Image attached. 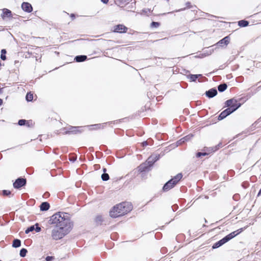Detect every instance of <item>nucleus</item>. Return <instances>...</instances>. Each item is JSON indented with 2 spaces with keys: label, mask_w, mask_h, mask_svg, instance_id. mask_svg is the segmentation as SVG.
I'll return each instance as SVG.
<instances>
[{
  "label": "nucleus",
  "mask_w": 261,
  "mask_h": 261,
  "mask_svg": "<svg viewBox=\"0 0 261 261\" xmlns=\"http://www.w3.org/2000/svg\"><path fill=\"white\" fill-rule=\"evenodd\" d=\"M49 221L57 226L51 232V237L56 240L62 238L70 231L72 225L67 214L61 212L53 215Z\"/></svg>",
  "instance_id": "1"
},
{
  "label": "nucleus",
  "mask_w": 261,
  "mask_h": 261,
  "mask_svg": "<svg viewBox=\"0 0 261 261\" xmlns=\"http://www.w3.org/2000/svg\"><path fill=\"white\" fill-rule=\"evenodd\" d=\"M132 208V205L130 203L127 202H122L114 206L113 209L110 212V215L111 217L116 218L127 214Z\"/></svg>",
  "instance_id": "2"
},
{
  "label": "nucleus",
  "mask_w": 261,
  "mask_h": 261,
  "mask_svg": "<svg viewBox=\"0 0 261 261\" xmlns=\"http://www.w3.org/2000/svg\"><path fill=\"white\" fill-rule=\"evenodd\" d=\"M182 177V175L181 173L177 174L175 176L171 179L164 185L163 188V190L164 191H168L171 189L178 183Z\"/></svg>",
  "instance_id": "3"
},
{
  "label": "nucleus",
  "mask_w": 261,
  "mask_h": 261,
  "mask_svg": "<svg viewBox=\"0 0 261 261\" xmlns=\"http://www.w3.org/2000/svg\"><path fill=\"white\" fill-rule=\"evenodd\" d=\"M221 147V143H219L217 146H216L215 147H210V148H205L204 150L205 151L203 152H198L196 154V156L198 158V157L201 156V155H208V154H210L212 152H214L216 151L219 148V147Z\"/></svg>",
  "instance_id": "4"
},
{
  "label": "nucleus",
  "mask_w": 261,
  "mask_h": 261,
  "mask_svg": "<svg viewBox=\"0 0 261 261\" xmlns=\"http://www.w3.org/2000/svg\"><path fill=\"white\" fill-rule=\"evenodd\" d=\"M225 105L226 107H228V109L233 110V112L235 111L241 106V104L240 103H238L237 101L234 99H231L227 100L225 102Z\"/></svg>",
  "instance_id": "5"
},
{
  "label": "nucleus",
  "mask_w": 261,
  "mask_h": 261,
  "mask_svg": "<svg viewBox=\"0 0 261 261\" xmlns=\"http://www.w3.org/2000/svg\"><path fill=\"white\" fill-rule=\"evenodd\" d=\"M26 184V180L24 178H18L13 184V186L16 189H19Z\"/></svg>",
  "instance_id": "6"
},
{
  "label": "nucleus",
  "mask_w": 261,
  "mask_h": 261,
  "mask_svg": "<svg viewBox=\"0 0 261 261\" xmlns=\"http://www.w3.org/2000/svg\"><path fill=\"white\" fill-rule=\"evenodd\" d=\"M159 159V155L153 154L149 156L146 161L148 166L151 167L154 164V163L158 161Z\"/></svg>",
  "instance_id": "7"
},
{
  "label": "nucleus",
  "mask_w": 261,
  "mask_h": 261,
  "mask_svg": "<svg viewBox=\"0 0 261 261\" xmlns=\"http://www.w3.org/2000/svg\"><path fill=\"white\" fill-rule=\"evenodd\" d=\"M232 112H233V110L227 108L221 113V114L219 115L218 117V119L222 120L225 118L227 116L232 113Z\"/></svg>",
  "instance_id": "8"
},
{
  "label": "nucleus",
  "mask_w": 261,
  "mask_h": 261,
  "mask_svg": "<svg viewBox=\"0 0 261 261\" xmlns=\"http://www.w3.org/2000/svg\"><path fill=\"white\" fill-rule=\"evenodd\" d=\"M127 30V28L123 24H118L114 27V32L117 33H124Z\"/></svg>",
  "instance_id": "9"
},
{
  "label": "nucleus",
  "mask_w": 261,
  "mask_h": 261,
  "mask_svg": "<svg viewBox=\"0 0 261 261\" xmlns=\"http://www.w3.org/2000/svg\"><path fill=\"white\" fill-rule=\"evenodd\" d=\"M21 8L23 10L27 12H31L33 10L31 5L28 3L23 2L21 5Z\"/></svg>",
  "instance_id": "10"
},
{
  "label": "nucleus",
  "mask_w": 261,
  "mask_h": 261,
  "mask_svg": "<svg viewBox=\"0 0 261 261\" xmlns=\"http://www.w3.org/2000/svg\"><path fill=\"white\" fill-rule=\"evenodd\" d=\"M241 231H242V229H238L236 231H234L229 233V234H228L227 236H226L225 237L226 238L227 240L228 241H229V240H230L231 239L233 238L234 237H236L237 235L239 234L241 232Z\"/></svg>",
  "instance_id": "11"
},
{
  "label": "nucleus",
  "mask_w": 261,
  "mask_h": 261,
  "mask_svg": "<svg viewBox=\"0 0 261 261\" xmlns=\"http://www.w3.org/2000/svg\"><path fill=\"white\" fill-rule=\"evenodd\" d=\"M227 242H228V241L227 240L226 238L225 237H224L222 239L220 240V241H219L218 242H217L215 244H214L213 246V248H218Z\"/></svg>",
  "instance_id": "12"
},
{
  "label": "nucleus",
  "mask_w": 261,
  "mask_h": 261,
  "mask_svg": "<svg viewBox=\"0 0 261 261\" xmlns=\"http://www.w3.org/2000/svg\"><path fill=\"white\" fill-rule=\"evenodd\" d=\"M205 94L208 97L212 98L217 95V91L215 89H211L206 91Z\"/></svg>",
  "instance_id": "13"
},
{
  "label": "nucleus",
  "mask_w": 261,
  "mask_h": 261,
  "mask_svg": "<svg viewBox=\"0 0 261 261\" xmlns=\"http://www.w3.org/2000/svg\"><path fill=\"white\" fill-rule=\"evenodd\" d=\"M150 167V166H149L147 164V162L146 161L145 163L140 165L138 167V170L140 172H142L146 170H149V168Z\"/></svg>",
  "instance_id": "14"
},
{
  "label": "nucleus",
  "mask_w": 261,
  "mask_h": 261,
  "mask_svg": "<svg viewBox=\"0 0 261 261\" xmlns=\"http://www.w3.org/2000/svg\"><path fill=\"white\" fill-rule=\"evenodd\" d=\"M3 13L2 14L1 16L3 19H4L5 17H11V11L7 9H4L3 10Z\"/></svg>",
  "instance_id": "15"
},
{
  "label": "nucleus",
  "mask_w": 261,
  "mask_h": 261,
  "mask_svg": "<svg viewBox=\"0 0 261 261\" xmlns=\"http://www.w3.org/2000/svg\"><path fill=\"white\" fill-rule=\"evenodd\" d=\"M229 42V38L228 36H226L220 40L217 44L219 45L222 46L223 44L227 45Z\"/></svg>",
  "instance_id": "16"
},
{
  "label": "nucleus",
  "mask_w": 261,
  "mask_h": 261,
  "mask_svg": "<svg viewBox=\"0 0 261 261\" xmlns=\"http://www.w3.org/2000/svg\"><path fill=\"white\" fill-rule=\"evenodd\" d=\"M40 208L41 211H47L49 208V204L47 202H42L40 206Z\"/></svg>",
  "instance_id": "17"
},
{
  "label": "nucleus",
  "mask_w": 261,
  "mask_h": 261,
  "mask_svg": "<svg viewBox=\"0 0 261 261\" xmlns=\"http://www.w3.org/2000/svg\"><path fill=\"white\" fill-rule=\"evenodd\" d=\"M87 59V56L84 55H81L76 56L75 58V60L77 62H80L85 61Z\"/></svg>",
  "instance_id": "18"
},
{
  "label": "nucleus",
  "mask_w": 261,
  "mask_h": 261,
  "mask_svg": "<svg viewBox=\"0 0 261 261\" xmlns=\"http://www.w3.org/2000/svg\"><path fill=\"white\" fill-rule=\"evenodd\" d=\"M192 137V135H188V136L184 137L181 139H180L179 141H178L177 142V143L178 144H180L181 143H184L185 141H188V140H190Z\"/></svg>",
  "instance_id": "19"
},
{
  "label": "nucleus",
  "mask_w": 261,
  "mask_h": 261,
  "mask_svg": "<svg viewBox=\"0 0 261 261\" xmlns=\"http://www.w3.org/2000/svg\"><path fill=\"white\" fill-rule=\"evenodd\" d=\"M21 246V241L18 239H14L13 242L12 246L14 248H17Z\"/></svg>",
  "instance_id": "20"
},
{
  "label": "nucleus",
  "mask_w": 261,
  "mask_h": 261,
  "mask_svg": "<svg viewBox=\"0 0 261 261\" xmlns=\"http://www.w3.org/2000/svg\"><path fill=\"white\" fill-rule=\"evenodd\" d=\"M248 24L249 22L247 21L244 20H242L238 22V24L241 27H247Z\"/></svg>",
  "instance_id": "21"
},
{
  "label": "nucleus",
  "mask_w": 261,
  "mask_h": 261,
  "mask_svg": "<svg viewBox=\"0 0 261 261\" xmlns=\"http://www.w3.org/2000/svg\"><path fill=\"white\" fill-rule=\"evenodd\" d=\"M227 85L226 84H220L218 87V89L220 92H223L227 88Z\"/></svg>",
  "instance_id": "22"
},
{
  "label": "nucleus",
  "mask_w": 261,
  "mask_h": 261,
  "mask_svg": "<svg viewBox=\"0 0 261 261\" xmlns=\"http://www.w3.org/2000/svg\"><path fill=\"white\" fill-rule=\"evenodd\" d=\"M151 12V10L150 9L145 8L141 11L140 14L141 15H148V14H149Z\"/></svg>",
  "instance_id": "23"
},
{
  "label": "nucleus",
  "mask_w": 261,
  "mask_h": 261,
  "mask_svg": "<svg viewBox=\"0 0 261 261\" xmlns=\"http://www.w3.org/2000/svg\"><path fill=\"white\" fill-rule=\"evenodd\" d=\"M26 100L28 101H31L33 100V93H32L31 92H29L27 94V95H26Z\"/></svg>",
  "instance_id": "24"
},
{
  "label": "nucleus",
  "mask_w": 261,
  "mask_h": 261,
  "mask_svg": "<svg viewBox=\"0 0 261 261\" xmlns=\"http://www.w3.org/2000/svg\"><path fill=\"white\" fill-rule=\"evenodd\" d=\"M7 51L6 49H3L1 50V58L3 60H6V54Z\"/></svg>",
  "instance_id": "25"
},
{
  "label": "nucleus",
  "mask_w": 261,
  "mask_h": 261,
  "mask_svg": "<svg viewBox=\"0 0 261 261\" xmlns=\"http://www.w3.org/2000/svg\"><path fill=\"white\" fill-rule=\"evenodd\" d=\"M105 126V123L103 124H97L93 125H90V127H94V129H100L101 128H103Z\"/></svg>",
  "instance_id": "26"
},
{
  "label": "nucleus",
  "mask_w": 261,
  "mask_h": 261,
  "mask_svg": "<svg viewBox=\"0 0 261 261\" xmlns=\"http://www.w3.org/2000/svg\"><path fill=\"white\" fill-rule=\"evenodd\" d=\"M200 76H201V74H191L190 75V79L191 81H195L196 79Z\"/></svg>",
  "instance_id": "27"
},
{
  "label": "nucleus",
  "mask_w": 261,
  "mask_h": 261,
  "mask_svg": "<svg viewBox=\"0 0 261 261\" xmlns=\"http://www.w3.org/2000/svg\"><path fill=\"white\" fill-rule=\"evenodd\" d=\"M101 179L103 181H107L109 179V175L108 173H103L101 175Z\"/></svg>",
  "instance_id": "28"
},
{
  "label": "nucleus",
  "mask_w": 261,
  "mask_h": 261,
  "mask_svg": "<svg viewBox=\"0 0 261 261\" xmlns=\"http://www.w3.org/2000/svg\"><path fill=\"white\" fill-rule=\"evenodd\" d=\"M27 253V250L25 248H22L20 251V256L21 257H24Z\"/></svg>",
  "instance_id": "29"
},
{
  "label": "nucleus",
  "mask_w": 261,
  "mask_h": 261,
  "mask_svg": "<svg viewBox=\"0 0 261 261\" xmlns=\"http://www.w3.org/2000/svg\"><path fill=\"white\" fill-rule=\"evenodd\" d=\"M35 229L34 226H31V227H29L25 231V233H28L31 231H32Z\"/></svg>",
  "instance_id": "30"
},
{
  "label": "nucleus",
  "mask_w": 261,
  "mask_h": 261,
  "mask_svg": "<svg viewBox=\"0 0 261 261\" xmlns=\"http://www.w3.org/2000/svg\"><path fill=\"white\" fill-rule=\"evenodd\" d=\"M102 218L101 216H97L95 218V221L96 222L99 223L102 221Z\"/></svg>",
  "instance_id": "31"
},
{
  "label": "nucleus",
  "mask_w": 261,
  "mask_h": 261,
  "mask_svg": "<svg viewBox=\"0 0 261 261\" xmlns=\"http://www.w3.org/2000/svg\"><path fill=\"white\" fill-rule=\"evenodd\" d=\"M11 194V192L9 190H3V195L4 196H9Z\"/></svg>",
  "instance_id": "32"
},
{
  "label": "nucleus",
  "mask_w": 261,
  "mask_h": 261,
  "mask_svg": "<svg viewBox=\"0 0 261 261\" xmlns=\"http://www.w3.org/2000/svg\"><path fill=\"white\" fill-rule=\"evenodd\" d=\"M160 25V23L158 22H152L151 23V27L158 28Z\"/></svg>",
  "instance_id": "33"
},
{
  "label": "nucleus",
  "mask_w": 261,
  "mask_h": 261,
  "mask_svg": "<svg viewBox=\"0 0 261 261\" xmlns=\"http://www.w3.org/2000/svg\"><path fill=\"white\" fill-rule=\"evenodd\" d=\"M25 122H26L25 120H24V119L19 120L18 121V124L21 126L25 124Z\"/></svg>",
  "instance_id": "34"
},
{
  "label": "nucleus",
  "mask_w": 261,
  "mask_h": 261,
  "mask_svg": "<svg viewBox=\"0 0 261 261\" xmlns=\"http://www.w3.org/2000/svg\"><path fill=\"white\" fill-rule=\"evenodd\" d=\"M54 257L53 256H48L46 257V261H51Z\"/></svg>",
  "instance_id": "35"
},
{
  "label": "nucleus",
  "mask_w": 261,
  "mask_h": 261,
  "mask_svg": "<svg viewBox=\"0 0 261 261\" xmlns=\"http://www.w3.org/2000/svg\"><path fill=\"white\" fill-rule=\"evenodd\" d=\"M76 158L72 157L70 158V160L72 161V162H74L76 160Z\"/></svg>",
  "instance_id": "36"
},
{
  "label": "nucleus",
  "mask_w": 261,
  "mask_h": 261,
  "mask_svg": "<svg viewBox=\"0 0 261 261\" xmlns=\"http://www.w3.org/2000/svg\"><path fill=\"white\" fill-rule=\"evenodd\" d=\"M41 230V228L38 227V226H37L36 227V232H39Z\"/></svg>",
  "instance_id": "37"
},
{
  "label": "nucleus",
  "mask_w": 261,
  "mask_h": 261,
  "mask_svg": "<svg viewBox=\"0 0 261 261\" xmlns=\"http://www.w3.org/2000/svg\"><path fill=\"white\" fill-rule=\"evenodd\" d=\"M101 1L104 4H107L109 2V0H101Z\"/></svg>",
  "instance_id": "38"
},
{
  "label": "nucleus",
  "mask_w": 261,
  "mask_h": 261,
  "mask_svg": "<svg viewBox=\"0 0 261 261\" xmlns=\"http://www.w3.org/2000/svg\"><path fill=\"white\" fill-rule=\"evenodd\" d=\"M143 145L144 146H146L147 145V143L146 142H144L143 143H142Z\"/></svg>",
  "instance_id": "39"
},
{
  "label": "nucleus",
  "mask_w": 261,
  "mask_h": 261,
  "mask_svg": "<svg viewBox=\"0 0 261 261\" xmlns=\"http://www.w3.org/2000/svg\"><path fill=\"white\" fill-rule=\"evenodd\" d=\"M3 103V100L0 98V106H1Z\"/></svg>",
  "instance_id": "40"
},
{
  "label": "nucleus",
  "mask_w": 261,
  "mask_h": 261,
  "mask_svg": "<svg viewBox=\"0 0 261 261\" xmlns=\"http://www.w3.org/2000/svg\"><path fill=\"white\" fill-rule=\"evenodd\" d=\"M102 170H103V173H106L107 169H106V168H103Z\"/></svg>",
  "instance_id": "41"
},
{
  "label": "nucleus",
  "mask_w": 261,
  "mask_h": 261,
  "mask_svg": "<svg viewBox=\"0 0 261 261\" xmlns=\"http://www.w3.org/2000/svg\"><path fill=\"white\" fill-rule=\"evenodd\" d=\"M261 195V189H260V190L258 193V195Z\"/></svg>",
  "instance_id": "42"
},
{
  "label": "nucleus",
  "mask_w": 261,
  "mask_h": 261,
  "mask_svg": "<svg viewBox=\"0 0 261 261\" xmlns=\"http://www.w3.org/2000/svg\"><path fill=\"white\" fill-rule=\"evenodd\" d=\"M73 128L77 129V128H78V127H73Z\"/></svg>",
  "instance_id": "43"
},
{
  "label": "nucleus",
  "mask_w": 261,
  "mask_h": 261,
  "mask_svg": "<svg viewBox=\"0 0 261 261\" xmlns=\"http://www.w3.org/2000/svg\"><path fill=\"white\" fill-rule=\"evenodd\" d=\"M71 16L72 17H74V15L73 14H71Z\"/></svg>",
  "instance_id": "44"
}]
</instances>
